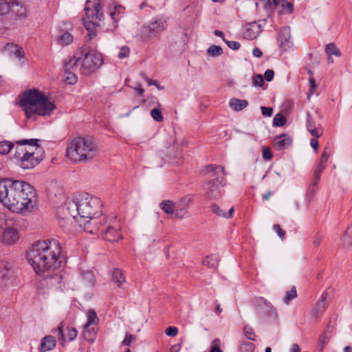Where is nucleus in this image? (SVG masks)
<instances>
[{
    "instance_id": "f257e3e1",
    "label": "nucleus",
    "mask_w": 352,
    "mask_h": 352,
    "mask_svg": "<svg viewBox=\"0 0 352 352\" xmlns=\"http://www.w3.org/2000/svg\"><path fill=\"white\" fill-rule=\"evenodd\" d=\"M0 202L9 210L30 213L37 203L36 192L30 184L21 180L0 179Z\"/></svg>"
},
{
    "instance_id": "f03ea898",
    "label": "nucleus",
    "mask_w": 352,
    "mask_h": 352,
    "mask_svg": "<svg viewBox=\"0 0 352 352\" xmlns=\"http://www.w3.org/2000/svg\"><path fill=\"white\" fill-rule=\"evenodd\" d=\"M61 248L56 239L38 241L32 244L26 254L28 263L34 272L43 276L59 268L63 263Z\"/></svg>"
},
{
    "instance_id": "7ed1b4c3",
    "label": "nucleus",
    "mask_w": 352,
    "mask_h": 352,
    "mask_svg": "<svg viewBox=\"0 0 352 352\" xmlns=\"http://www.w3.org/2000/svg\"><path fill=\"white\" fill-rule=\"evenodd\" d=\"M78 214L76 221L84 230L91 234L95 233L91 229L98 223V217L102 214L101 200L86 192L80 193L73 199Z\"/></svg>"
},
{
    "instance_id": "20e7f679",
    "label": "nucleus",
    "mask_w": 352,
    "mask_h": 352,
    "mask_svg": "<svg viewBox=\"0 0 352 352\" xmlns=\"http://www.w3.org/2000/svg\"><path fill=\"white\" fill-rule=\"evenodd\" d=\"M103 64L100 53L91 51L88 46L79 47L73 56L67 57L63 61L65 71L78 72L84 76H89L95 72Z\"/></svg>"
},
{
    "instance_id": "39448f33",
    "label": "nucleus",
    "mask_w": 352,
    "mask_h": 352,
    "mask_svg": "<svg viewBox=\"0 0 352 352\" xmlns=\"http://www.w3.org/2000/svg\"><path fill=\"white\" fill-rule=\"evenodd\" d=\"M20 104L26 117L30 118L34 115L50 116L56 108L54 102L38 89H34L23 92Z\"/></svg>"
},
{
    "instance_id": "423d86ee",
    "label": "nucleus",
    "mask_w": 352,
    "mask_h": 352,
    "mask_svg": "<svg viewBox=\"0 0 352 352\" xmlns=\"http://www.w3.org/2000/svg\"><path fill=\"white\" fill-rule=\"evenodd\" d=\"M97 154V147L89 138L78 137L72 140L67 148V156L75 162L92 160Z\"/></svg>"
},
{
    "instance_id": "0eeeda50",
    "label": "nucleus",
    "mask_w": 352,
    "mask_h": 352,
    "mask_svg": "<svg viewBox=\"0 0 352 352\" xmlns=\"http://www.w3.org/2000/svg\"><path fill=\"white\" fill-rule=\"evenodd\" d=\"M91 229L95 230V233L99 232L102 237L110 242H116L122 239L120 233L121 224L116 216L104 217L102 221H99Z\"/></svg>"
},
{
    "instance_id": "6e6552de",
    "label": "nucleus",
    "mask_w": 352,
    "mask_h": 352,
    "mask_svg": "<svg viewBox=\"0 0 352 352\" xmlns=\"http://www.w3.org/2000/svg\"><path fill=\"white\" fill-rule=\"evenodd\" d=\"M204 170L206 173L210 174V177L212 178L207 184V197L209 199H217L219 196L218 186L226 184L224 168L215 164H210L205 167Z\"/></svg>"
},
{
    "instance_id": "1a4fd4ad",
    "label": "nucleus",
    "mask_w": 352,
    "mask_h": 352,
    "mask_svg": "<svg viewBox=\"0 0 352 352\" xmlns=\"http://www.w3.org/2000/svg\"><path fill=\"white\" fill-rule=\"evenodd\" d=\"M85 12L86 17L82 19L86 30L87 31L94 30L95 27L99 25V24L93 21H89V19L98 21H102L104 19L100 0H87Z\"/></svg>"
},
{
    "instance_id": "9d476101",
    "label": "nucleus",
    "mask_w": 352,
    "mask_h": 352,
    "mask_svg": "<svg viewBox=\"0 0 352 352\" xmlns=\"http://www.w3.org/2000/svg\"><path fill=\"white\" fill-rule=\"evenodd\" d=\"M56 216L58 223L62 227H67L77 220L78 214L76 211V205L72 200H67L65 204L57 208Z\"/></svg>"
},
{
    "instance_id": "9b49d317",
    "label": "nucleus",
    "mask_w": 352,
    "mask_h": 352,
    "mask_svg": "<svg viewBox=\"0 0 352 352\" xmlns=\"http://www.w3.org/2000/svg\"><path fill=\"white\" fill-rule=\"evenodd\" d=\"M252 305L259 318L264 320L268 318H276L277 313L275 308L264 298H255L252 300Z\"/></svg>"
},
{
    "instance_id": "f8f14e48",
    "label": "nucleus",
    "mask_w": 352,
    "mask_h": 352,
    "mask_svg": "<svg viewBox=\"0 0 352 352\" xmlns=\"http://www.w3.org/2000/svg\"><path fill=\"white\" fill-rule=\"evenodd\" d=\"M34 152L23 150V152H20V155L16 153L15 157H19L20 159L18 161V165L23 169H31L36 166L40 160L38 157L34 156Z\"/></svg>"
},
{
    "instance_id": "ddd939ff",
    "label": "nucleus",
    "mask_w": 352,
    "mask_h": 352,
    "mask_svg": "<svg viewBox=\"0 0 352 352\" xmlns=\"http://www.w3.org/2000/svg\"><path fill=\"white\" fill-rule=\"evenodd\" d=\"M166 24L165 19H157L143 26V34L148 38L155 37L166 28Z\"/></svg>"
},
{
    "instance_id": "4468645a",
    "label": "nucleus",
    "mask_w": 352,
    "mask_h": 352,
    "mask_svg": "<svg viewBox=\"0 0 352 352\" xmlns=\"http://www.w3.org/2000/svg\"><path fill=\"white\" fill-rule=\"evenodd\" d=\"M278 41L280 47L283 50H287L291 46V31L289 27H283L280 30Z\"/></svg>"
},
{
    "instance_id": "2eb2a0df",
    "label": "nucleus",
    "mask_w": 352,
    "mask_h": 352,
    "mask_svg": "<svg viewBox=\"0 0 352 352\" xmlns=\"http://www.w3.org/2000/svg\"><path fill=\"white\" fill-rule=\"evenodd\" d=\"M274 146L276 150L281 151L287 148L292 143V138L287 134L276 136L274 140Z\"/></svg>"
},
{
    "instance_id": "dca6fc26",
    "label": "nucleus",
    "mask_w": 352,
    "mask_h": 352,
    "mask_svg": "<svg viewBox=\"0 0 352 352\" xmlns=\"http://www.w3.org/2000/svg\"><path fill=\"white\" fill-rule=\"evenodd\" d=\"M325 163H323L322 162H319L317 164L314 173V179L311 182V185L309 187V192L311 194L314 193L315 192V187L317 186L320 179V175L323 172L324 169L326 167Z\"/></svg>"
},
{
    "instance_id": "f3484780",
    "label": "nucleus",
    "mask_w": 352,
    "mask_h": 352,
    "mask_svg": "<svg viewBox=\"0 0 352 352\" xmlns=\"http://www.w3.org/2000/svg\"><path fill=\"white\" fill-rule=\"evenodd\" d=\"M19 238V233L15 228H8L3 232V242L6 244H13L16 243Z\"/></svg>"
},
{
    "instance_id": "a211bd4d",
    "label": "nucleus",
    "mask_w": 352,
    "mask_h": 352,
    "mask_svg": "<svg viewBox=\"0 0 352 352\" xmlns=\"http://www.w3.org/2000/svg\"><path fill=\"white\" fill-rule=\"evenodd\" d=\"M306 127L314 138H320L322 135V131L316 126L315 120L309 113L307 114Z\"/></svg>"
},
{
    "instance_id": "6ab92c4d",
    "label": "nucleus",
    "mask_w": 352,
    "mask_h": 352,
    "mask_svg": "<svg viewBox=\"0 0 352 352\" xmlns=\"http://www.w3.org/2000/svg\"><path fill=\"white\" fill-rule=\"evenodd\" d=\"M56 339L52 336H47L44 337L41 343L40 351L47 352L54 349L56 346Z\"/></svg>"
},
{
    "instance_id": "aec40b11",
    "label": "nucleus",
    "mask_w": 352,
    "mask_h": 352,
    "mask_svg": "<svg viewBox=\"0 0 352 352\" xmlns=\"http://www.w3.org/2000/svg\"><path fill=\"white\" fill-rule=\"evenodd\" d=\"M3 50L8 54H14L15 57L19 58L24 56V52L22 48L13 43H8L3 47Z\"/></svg>"
},
{
    "instance_id": "412c9836",
    "label": "nucleus",
    "mask_w": 352,
    "mask_h": 352,
    "mask_svg": "<svg viewBox=\"0 0 352 352\" xmlns=\"http://www.w3.org/2000/svg\"><path fill=\"white\" fill-rule=\"evenodd\" d=\"M229 105L234 111H240L248 107V102L246 100H241L234 98L230 100Z\"/></svg>"
},
{
    "instance_id": "4be33fe9",
    "label": "nucleus",
    "mask_w": 352,
    "mask_h": 352,
    "mask_svg": "<svg viewBox=\"0 0 352 352\" xmlns=\"http://www.w3.org/2000/svg\"><path fill=\"white\" fill-rule=\"evenodd\" d=\"M10 12L17 16L25 17L26 16V8L18 1H11Z\"/></svg>"
},
{
    "instance_id": "5701e85b",
    "label": "nucleus",
    "mask_w": 352,
    "mask_h": 352,
    "mask_svg": "<svg viewBox=\"0 0 352 352\" xmlns=\"http://www.w3.org/2000/svg\"><path fill=\"white\" fill-rule=\"evenodd\" d=\"M124 8L120 6H114L110 9V16L115 23L120 20L124 16Z\"/></svg>"
},
{
    "instance_id": "b1692460",
    "label": "nucleus",
    "mask_w": 352,
    "mask_h": 352,
    "mask_svg": "<svg viewBox=\"0 0 352 352\" xmlns=\"http://www.w3.org/2000/svg\"><path fill=\"white\" fill-rule=\"evenodd\" d=\"M112 280L117 284L118 287L124 288L123 285L125 283V278L120 269L116 268L113 270L112 272Z\"/></svg>"
},
{
    "instance_id": "393cba45",
    "label": "nucleus",
    "mask_w": 352,
    "mask_h": 352,
    "mask_svg": "<svg viewBox=\"0 0 352 352\" xmlns=\"http://www.w3.org/2000/svg\"><path fill=\"white\" fill-rule=\"evenodd\" d=\"M38 141V140H37V139H30V140H23L19 142H16V144H17L16 153L18 155H20V152H23V150H25V149L23 148V146L26 145V144L35 146L36 150L39 149V146L37 143Z\"/></svg>"
},
{
    "instance_id": "a878e982",
    "label": "nucleus",
    "mask_w": 352,
    "mask_h": 352,
    "mask_svg": "<svg viewBox=\"0 0 352 352\" xmlns=\"http://www.w3.org/2000/svg\"><path fill=\"white\" fill-rule=\"evenodd\" d=\"M327 296H328V294L327 292H324L322 294V296H321V299L320 300H319L317 304H316V308H315V311L317 312V313H322V312H324V310L327 309V307H328V302L327 301Z\"/></svg>"
},
{
    "instance_id": "bb28decb",
    "label": "nucleus",
    "mask_w": 352,
    "mask_h": 352,
    "mask_svg": "<svg viewBox=\"0 0 352 352\" xmlns=\"http://www.w3.org/2000/svg\"><path fill=\"white\" fill-rule=\"evenodd\" d=\"M160 208L167 214H173L175 212V204L170 200L163 201L160 205Z\"/></svg>"
},
{
    "instance_id": "cd10ccee",
    "label": "nucleus",
    "mask_w": 352,
    "mask_h": 352,
    "mask_svg": "<svg viewBox=\"0 0 352 352\" xmlns=\"http://www.w3.org/2000/svg\"><path fill=\"white\" fill-rule=\"evenodd\" d=\"M87 321L85 324V328H88L92 324L97 325L99 319L94 309H90L87 313Z\"/></svg>"
},
{
    "instance_id": "c85d7f7f",
    "label": "nucleus",
    "mask_w": 352,
    "mask_h": 352,
    "mask_svg": "<svg viewBox=\"0 0 352 352\" xmlns=\"http://www.w3.org/2000/svg\"><path fill=\"white\" fill-rule=\"evenodd\" d=\"M81 280L85 285L94 286L95 283V276L91 272L87 271L82 272L80 275Z\"/></svg>"
},
{
    "instance_id": "c756f323",
    "label": "nucleus",
    "mask_w": 352,
    "mask_h": 352,
    "mask_svg": "<svg viewBox=\"0 0 352 352\" xmlns=\"http://www.w3.org/2000/svg\"><path fill=\"white\" fill-rule=\"evenodd\" d=\"M234 207H231L229 210V212L228 214L224 212V211L220 208L217 205L213 204L211 206V211L216 214L219 217H223L226 218H230L232 216L233 212H234Z\"/></svg>"
},
{
    "instance_id": "7c9ffc66",
    "label": "nucleus",
    "mask_w": 352,
    "mask_h": 352,
    "mask_svg": "<svg viewBox=\"0 0 352 352\" xmlns=\"http://www.w3.org/2000/svg\"><path fill=\"white\" fill-rule=\"evenodd\" d=\"M74 38L72 34L65 32L57 38V42L62 45H68L73 42Z\"/></svg>"
},
{
    "instance_id": "2f4dec72",
    "label": "nucleus",
    "mask_w": 352,
    "mask_h": 352,
    "mask_svg": "<svg viewBox=\"0 0 352 352\" xmlns=\"http://www.w3.org/2000/svg\"><path fill=\"white\" fill-rule=\"evenodd\" d=\"M203 264L208 267L215 268L219 264V258L215 255L206 256L203 261Z\"/></svg>"
},
{
    "instance_id": "473e14b6",
    "label": "nucleus",
    "mask_w": 352,
    "mask_h": 352,
    "mask_svg": "<svg viewBox=\"0 0 352 352\" xmlns=\"http://www.w3.org/2000/svg\"><path fill=\"white\" fill-rule=\"evenodd\" d=\"M14 144L12 142H10L8 140L1 141L0 142V154L1 155H7L8 154L11 149L13 148Z\"/></svg>"
},
{
    "instance_id": "72a5a7b5",
    "label": "nucleus",
    "mask_w": 352,
    "mask_h": 352,
    "mask_svg": "<svg viewBox=\"0 0 352 352\" xmlns=\"http://www.w3.org/2000/svg\"><path fill=\"white\" fill-rule=\"evenodd\" d=\"M0 268H3V270L0 271V278L6 279L10 278L12 274V270L10 267V265L7 263H1L0 264Z\"/></svg>"
},
{
    "instance_id": "f704fd0d",
    "label": "nucleus",
    "mask_w": 352,
    "mask_h": 352,
    "mask_svg": "<svg viewBox=\"0 0 352 352\" xmlns=\"http://www.w3.org/2000/svg\"><path fill=\"white\" fill-rule=\"evenodd\" d=\"M83 336L85 340L88 341H93L96 336V331L94 327H91V326L88 328H85V325L84 326L83 331Z\"/></svg>"
},
{
    "instance_id": "c9c22d12",
    "label": "nucleus",
    "mask_w": 352,
    "mask_h": 352,
    "mask_svg": "<svg viewBox=\"0 0 352 352\" xmlns=\"http://www.w3.org/2000/svg\"><path fill=\"white\" fill-rule=\"evenodd\" d=\"M325 51L329 56L335 55L336 56L340 57L341 56L340 50L336 46L334 43H330L326 45Z\"/></svg>"
},
{
    "instance_id": "e433bc0d",
    "label": "nucleus",
    "mask_w": 352,
    "mask_h": 352,
    "mask_svg": "<svg viewBox=\"0 0 352 352\" xmlns=\"http://www.w3.org/2000/svg\"><path fill=\"white\" fill-rule=\"evenodd\" d=\"M297 297V292L295 286H293L289 291H287L285 294V296L283 298V302L288 305L291 300Z\"/></svg>"
},
{
    "instance_id": "4c0bfd02",
    "label": "nucleus",
    "mask_w": 352,
    "mask_h": 352,
    "mask_svg": "<svg viewBox=\"0 0 352 352\" xmlns=\"http://www.w3.org/2000/svg\"><path fill=\"white\" fill-rule=\"evenodd\" d=\"M280 3L283 10V14H290L294 12V5L288 0H281Z\"/></svg>"
},
{
    "instance_id": "58836bf2",
    "label": "nucleus",
    "mask_w": 352,
    "mask_h": 352,
    "mask_svg": "<svg viewBox=\"0 0 352 352\" xmlns=\"http://www.w3.org/2000/svg\"><path fill=\"white\" fill-rule=\"evenodd\" d=\"M286 118L281 113L276 114L273 119V125L274 126H283L286 123Z\"/></svg>"
},
{
    "instance_id": "ea45409f",
    "label": "nucleus",
    "mask_w": 352,
    "mask_h": 352,
    "mask_svg": "<svg viewBox=\"0 0 352 352\" xmlns=\"http://www.w3.org/2000/svg\"><path fill=\"white\" fill-rule=\"evenodd\" d=\"M63 324L61 322L56 329L52 330V332L56 334V336H57V338H58V341H60L61 344L63 345L65 342V336H64V333H63Z\"/></svg>"
},
{
    "instance_id": "a19ab883",
    "label": "nucleus",
    "mask_w": 352,
    "mask_h": 352,
    "mask_svg": "<svg viewBox=\"0 0 352 352\" xmlns=\"http://www.w3.org/2000/svg\"><path fill=\"white\" fill-rule=\"evenodd\" d=\"M65 74L67 75L65 78V81L69 83V85H74L77 82L78 78L77 76L75 74V71L69 70V71H65Z\"/></svg>"
},
{
    "instance_id": "79ce46f5",
    "label": "nucleus",
    "mask_w": 352,
    "mask_h": 352,
    "mask_svg": "<svg viewBox=\"0 0 352 352\" xmlns=\"http://www.w3.org/2000/svg\"><path fill=\"white\" fill-rule=\"evenodd\" d=\"M208 54L211 56H218L223 54L222 48L219 45H212L208 49Z\"/></svg>"
},
{
    "instance_id": "37998d69",
    "label": "nucleus",
    "mask_w": 352,
    "mask_h": 352,
    "mask_svg": "<svg viewBox=\"0 0 352 352\" xmlns=\"http://www.w3.org/2000/svg\"><path fill=\"white\" fill-rule=\"evenodd\" d=\"M11 1L6 2L5 0H0V15H3L10 12Z\"/></svg>"
},
{
    "instance_id": "c03bdc74",
    "label": "nucleus",
    "mask_w": 352,
    "mask_h": 352,
    "mask_svg": "<svg viewBox=\"0 0 352 352\" xmlns=\"http://www.w3.org/2000/svg\"><path fill=\"white\" fill-rule=\"evenodd\" d=\"M47 278V283L50 285H58L60 283L62 277L58 274H53L52 276H50L49 278L47 276L45 277Z\"/></svg>"
},
{
    "instance_id": "a18cd8bd",
    "label": "nucleus",
    "mask_w": 352,
    "mask_h": 352,
    "mask_svg": "<svg viewBox=\"0 0 352 352\" xmlns=\"http://www.w3.org/2000/svg\"><path fill=\"white\" fill-rule=\"evenodd\" d=\"M342 245L343 248L346 250L352 247V238H351L346 232L342 238Z\"/></svg>"
},
{
    "instance_id": "49530a36",
    "label": "nucleus",
    "mask_w": 352,
    "mask_h": 352,
    "mask_svg": "<svg viewBox=\"0 0 352 352\" xmlns=\"http://www.w3.org/2000/svg\"><path fill=\"white\" fill-rule=\"evenodd\" d=\"M151 116L152 118L156 122H162L164 120L161 110L158 108L152 109L151 111Z\"/></svg>"
},
{
    "instance_id": "de8ad7c7",
    "label": "nucleus",
    "mask_w": 352,
    "mask_h": 352,
    "mask_svg": "<svg viewBox=\"0 0 352 352\" xmlns=\"http://www.w3.org/2000/svg\"><path fill=\"white\" fill-rule=\"evenodd\" d=\"M254 349V344L250 342H243L240 346V350L242 352H253Z\"/></svg>"
},
{
    "instance_id": "09e8293b",
    "label": "nucleus",
    "mask_w": 352,
    "mask_h": 352,
    "mask_svg": "<svg viewBox=\"0 0 352 352\" xmlns=\"http://www.w3.org/2000/svg\"><path fill=\"white\" fill-rule=\"evenodd\" d=\"M243 331L248 339L253 341L256 340L254 330L251 327L245 325L243 328Z\"/></svg>"
},
{
    "instance_id": "8fccbe9b",
    "label": "nucleus",
    "mask_w": 352,
    "mask_h": 352,
    "mask_svg": "<svg viewBox=\"0 0 352 352\" xmlns=\"http://www.w3.org/2000/svg\"><path fill=\"white\" fill-rule=\"evenodd\" d=\"M129 54H130L129 47L124 45L120 48V52H118V57L120 59H123L124 58L129 57Z\"/></svg>"
},
{
    "instance_id": "3c124183",
    "label": "nucleus",
    "mask_w": 352,
    "mask_h": 352,
    "mask_svg": "<svg viewBox=\"0 0 352 352\" xmlns=\"http://www.w3.org/2000/svg\"><path fill=\"white\" fill-rule=\"evenodd\" d=\"M221 341L219 338L214 339L211 343L210 352H223L220 349Z\"/></svg>"
},
{
    "instance_id": "603ef678",
    "label": "nucleus",
    "mask_w": 352,
    "mask_h": 352,
    "mask_svg": "<svg viewBox=\"0 0 352 352\" xmlns=\"http://www.w3.org/2000/svg\"><path fill=\"white\" fill-rule=\"evenodd\" d=\"M309 91L307 94V98L309 99L310 97L314 94L315 90L316 89L317 85L316 83V80L314 78H311L309 80Z\"/></svg>"
},
{
    "instance_id": "864d4df0",
    "label": "nucleus",
    "mask_w": 352,
    "mask_h": 352,
    "mask_svg": "<svg viewBox=\"0 0 352 352\" xmlns=\"http://www.w3.org/2000/svg\"><path fill=\"white\" fill-rule=\"evenodd\" d=\"M136 340V336L133 334H126L125 338L122 342V344L124 346H129L131 343Z\"/></svg>"
},
{
    "instance_id": "5fc2aeb1",
    "label": "nucleus",
    "mask_w": 352,
    "mask_h": 352,
    "mask_svg": "<svg viewBox=\"0 0 352 352\" xmlns=\"http://www.w3.org/2000/svg\"><path fill=\"white\" fill-rule=\"evenodd\" d=\"M178 206L177 205L176 208H175V217L177 218H182L184 217V215L187 212V210L184 207H182L180 208H178Z\"/></svg>"
},
{
    "instance_id": "6e6d98bb",
    "label": "nucleus",
    "mask_w": 352,
    "mask_h": 352,
    "mask_svg": "<svg viewBox=\"0 0 352 352\" xmlns=\"http://www.w3.org/2000/svg\"><path fill=\"white\" fill-rule=\"evenodd\" d=\"M253 85L261 87L264 84V79L262 75L257 74L253 77Z\"/></svg>"
},
{
    "instance_id": "4d7b16f0",
    "label": "nucleus",
    "mask_w": 352,
    "mask_h": 352,
    "mask_svg": "<svg viewBox=\"0 0 352 352\" xmlns=\"http://www.w3.org/2000/svg\"><path fill=\"white\" fill-rule=\"evenodd\" d=\"M274 230L276 232L281 240L284 239L285 232L280 228V225L274 224L273 226Z\"/></svg>"
},
{
    "instance_id": "13d9d810",
    "label": "nucleus",
    "mask_w": 352,
    "mask_h": 352,
    "mask_svg": "<svg viewBox=\"0 0 352 352\" xmlns=\"http://www.w3.org/2000/svg\"><path fill=\"white\" fill-rule=\"evenodd\" d=\"M331 155L329 148L325 147L320 157V162L327 164L328 159Z\"/></svg>"
},
{
    "instance_id": "bf43d9fd",
    "label": "nucleus",
    "mask_w": 352,
    "mask_h": 352,
    "mask_svg": "<svg viewBox=\"0 0 352 352\" xmlns=\"http://www.w3.org/2000/svg\"><path fill=\"white\" fill-rule=\"evenodd\" d=\"M263 157L266 160H270L272 158L273 154L271 150L267 147H263L262 149Z\"/></svg>"
},
{
    "instance_id": "052dcab7",
    "label": "nucleus",
    "mask_w": 352,
    "mask_h": 352,
    "mask_svg": "<svg viewBox=\"0 0 352 352\" xmlns=\"http://www.w3.org/2000/svg\"><path fill=\"white\" fill-rule=\"evenodd\" d=\"M192 201V198L190 197L186 196L182 197L179 202L177 204L178 206L184 207L186 208V206Z\"/></svg>"
},
{
    "instance_id": "680f3d73",
    "label": "nucleus",
    "mask_w": 352,
    "mask_h": 352,
    "mask_svg": "<svg viewBox=\"0 0 352 352\" xmlns=\"http://www.w3.org/2000/svg\"><path fill=\"white\" fill-rule=\"evenodd\" d=\"M165 333L168 336L174 337L177 336L178 329L176 327H168L166 329Z\"/></svg>"
},
{
    "instance_id": "e2e57ef3",
    "label": "nucleus",
    "mask_w": 352,
    "mask_h": 352,
    "mask_svg": "<svg viewBox=\"0 0 352 352\" xmlns=\"http://www.w3.org/2000/svg\"><path fill=\"white\" fill-rule=\"evenodd\" d=\"M262 115L265 117H270L273 113V109L269 107H261Z\"/></svg>"
},
{
    "instance_id": "0e129e2a",
    "label": "nucleus",
    "mask_w": 352,
    "mask_h": 352,
    "mask_svg": "<svg viewBox=\"0 0 352 352\" xmlns=\"http://www.w3.org/2000/svg\"><path fill=\"white\" fill-rule=\"evenodd\" d=\"M67 337L69 338V340H74L77 335L78 331L74 328H67Z\"/></svg>"
},
{
    "instance_id": "69168bd1",
    "label": "nucleus",
    "mask_w": 352,
    "mask_h": 352,
    "mask_svg": "<svg viewBox=\"0 0 352 352\" xmlns=\"http://www.w3.org/2000/svg\"><path fill=\"white\" fill-rule=\"evenodd\" d=\"M225 43L228 45V46L230 48V49H232V50H238L239 49L241 45L239 42L237 41H225Z\"/></svg>"
},
{
    "instance_id": "338daca9",
    "label": "nucleus",
    "mask_w": 352,
    "mask_h": 352,
    "mask_svg": "<svg viewBox=\"0 0 352 352\" xmlns=\"http://www.w3.org/2000/svg\"><path fill=\"white\" fill-rule=\"evenodd\" d=\"M274 72L272 69H267L264 74V78L267 82H270L273 80Z\"/></svg>"
},
{
    "instance_id": "774afa93",
    "label": "nucleus",
    "mask_w": 352,
    "mask_h": 352,
    "mask_svg": "<svg viewBox=\"0 0 352 352\" xmlns=\"http://www.w3.org/2000/svg\"><path fill=\"white\" fill-rule=\"evenodd\" d=\"M87 32H88V34L85 36L86 42H89V41H91V39H93L94 37L96 36V32L95 30H90V31H87Z\"/></svg>"
}]
</instances>
